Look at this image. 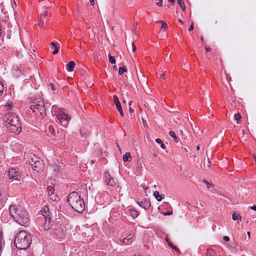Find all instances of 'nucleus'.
Returning a JSON list of instances; mask_svg holds the SVG:
<instances>
[{
  "instance_id": "nucleus-64",
  "label": "nucleus",
  "mask_w": 256,
  "mask_h": 256,
  "mask_svg": "<svg viewBox=\"0 0 256 256\" xmlns=\"http://www.w3.org/2000/svg\"><path fill=\"white\" fill-rule=\"evenodd\" d=\"M228 81L231 80V78H228Z\"/></svg>"
},
{
  "instance_id": "nucleus-13",
  "label": "nucleus",
  "mask_w": 256,
  "mask_h": 256,
  "mask_svg": "<svg viewBox=\"0 0 256 256\" xmlns=\"http://www.w3.org/2000/svg\"><path fill=\"white\" fill-rule=\"evenodd\" d=\"M138 205L144 209H148L150 206V202L148 200H144L140 202H138Z\"/></svg>"
},
{
  "instance_id": "nucleus-63",
  "label": "nucleus",
  "mask_w": 256,
  "mask_h": 256,
  "mask_svg": "<svg viewBox=\"0 0 256 256\" xmlns=\"http://www.w3.org/2000/svg\"><path fill=\"white\" fill-rule=\"evenodd\" d=\"M247 234H248V236L250 237V232H247Z\"/></svg>"
},
{
  "instance_id": "nucleus-17",
  "label": "nucleus",
  "mask_w": 256,
  "mask_h": 256,
  "mask_svg": "<svg viewBox=\"0 0 256 256\" xmlns=\"http://www.w3.org/2000/svg\"><path fill=\"white\" fill-rule=\"evenodd\" d=\"M74 66V62L73 61H70L66 66V70L68 72H72Z\"/></svg>"
},
{
  "instance_id": "nucleus-39",
  "label": "nucleus",
  "mask_w": 256,
  "mask_h": 256,
  "mask_svg": "<svg viewBox=\"0 0 256 256\" xmlns=\"http://www.w3.org/2000/svg\"><path fill=\"white\" fill-rule=\"evenodd\" d=\"M142 123H143L144 126L145 128H148V126L146 124V120H144L143 118H142Z\"/></svg>"
},
{
  "instance_id": "nucleus-4",
  "label": "nucleus",
  "mask_w": 256,
  "mask_h": 256,
  "mask_svg": "<svg viewBox=\"0 0 256 256\" xmlns=\"http://www.w3.org/2000/svg\"><path fill=\"white\" fill-rule=\"evenodd\" d=\"M52 110L61 124L64 127L67 126L70 118L65 113L64 110L62 108H58L56 105H54L52 106Z\"/></svg>"
},
{
  "instance_id": "nucleus-19",
  "label": "nucleus",
  "mask_w": 256,
  "mask_h": 256,
  "mask_svg": "<svg viewBox=\"0 0 256 256\" xmlns=\"http://www.w3.org/2000/svg\"><path fill=\"white\" fill-rule=\"evenodd\" d=\"M114 104L117 108V110L122 108L119 100L116 96H114Z\"/></svg>"
},
{
  "instance_id": "nucleus-8",
  "label": "nucleus",
  "mask_w": 256,
  "mask_h": 256,
  "mask_svg": "<svg viewBox=\"0 0 256 256\" xmlns=\"http://www.w3.org/2000/svg\"><path fill=\"white\" fill-rule=\"evenodd\" d=\"M54 235L56 238L59 241H60L64 240L65 238V231L62 227L58 226L54 228Z\"/></svg>"
},
{
  "instance_id": "nucleus-48",
  "label": "nucleus",
  "mask_w": 256,
  "mask_h": 256,
  "mask_svg": "<svg viewBox=\"0 0 256 256\" xmlns=\"http://www.w3.org/2000/svg\"><path fill=\"white\" fill-rule=\"evenodd\" d=\"M250 208L252 210H256V205H254L253 206L250 207Z\"/></svg>"
},
{
  "instance_id": "nucleus-36",
  "label": "nucleus",
  "mask_w": 256,
  "mask_h": 256,
  "mask_svg": "<svg viewBox=\"0 0 256 256\" xmlns=\"http://www.w3.org/2000/svg\"><path fill=\"white\" fill-rule=\"evenodd\" d=\"M56 48H57V47H56V43L53 42L50 44V48L52 49H53V48L55 49Z\"/></svg>"
},
{
  "instance_id": "nucleus-15",
  "label": "nucleus",
  "mask_w": 256,
  "mask_h": 256,
  "mask_svg": "<svg viewBox=\"0 0 256 256\" xmlns=\"http://www.w3.org/2000/svg\"><path fill=\"white\" fill-rule=\"evenodd\" d=\"M43 220H44L45 222L44 224L42 226V227L44 230H50L52 226L50 218H44Z\"/></svg>"
},
{
  "instance_id": "nucleus-37",
  "label": "nucleus",
  "mask_w": 256,
  "mask_h": 256,
  "mask_svg": "<svg viewBox=\"0 0 256 256\" xmlns=\"http://www.w3.org/2000/svg\"><path fill=\"white\" fill-rule=\"evenodd\" d=\"M49 86L50 87L51 89L52 90H56V88H55V86L52 83H50L49 84Z\"/></svg>"
},
{
  "instance_id": "nucleus-57",
  "label": "nucleus",
  "mask_w": 256,
  "mask_h": 256,
  "mask_svg": "<svg viewBox=\"0 0 256 256\" xmlns=\"http://www.w3.org/2000/svg\"><path fill=\"white\" fill-rule=\"evenodd\" d=\"M118 150H119V151H120V152H122V150H121V148H120V146L118 145Z\"/></svg>"
},
{
  "instance_id": "nucleus-20",
  "label": "nucleus",
  "mask_w": 256,
  "mask_h": 256,
  "mask_svg": "<svg viewBox=\"0 0 256 256\" xmlns=\"http://www.w3.org/2000/svg\"><path fill=\"white\" fill-rule=\"evenodd\" d=\"M132 160V156L130 152H128L123 156V160L124 162H130Z\"/></svg>"
},
{
  "instance_id": "nucleus-55",
  "label": "nucleus",
  "mask_w": 256,
  "mask_h": 256,
  "mask_svg": "<svg viewBox=\"0 0 256 256\" xmlns=\"http://www.w3.org/2000/svg\"><path fill=\"white\" fill-rule=\"evenodd\" d=\"M178 22H179L181 24H184V22H183V21H182L181 19H179V20H178Z\"/></svg>"
},
{
  "instance_id": "nucleus-30",
  "label": "nucleus",
  "mask_w": 256,
  "mask_h": 256,
  "mask_svg": "<svg viewBox=\"0 0 256 256\" xmlns=\"http://www.w3.org/2000/svg\"><path fill=\"white\" fill-rule=\"evenodd\" d=\"M108 58H109V61L110 63L114 64H115L116 63V59L114 58V57L112 56L110 54H108Z\"/></svg>"
},
{
  "instance_id": "nucleus-27",
  "label": "nucleus",
  "mask_w": 256,
  "mask_h": 256,
  "mask_svg": "<svg viewBox=\"0 0 256 256\" xmlns=\"http://www.w3.org/2000/svg\"><path fill=\"white\" fill-rule=\"evenodd\" d=\"M127 71V68L126 66L120 67L118 70V74L120 75H122L124 72Z\"/></svg>"
},
{
  "instance_id": "nucleus-23",
  "label": "nucleus",
  "mask_w": 256,
  "mask_h": 256,
  "mask_svg": "<svg viewBox=\"0 0 256 256\" xmlns=\"http://www.w3.org/2000/svg\"><path fill=\"white\" fill-rule=\"evenodd\" d=\"M165 240L166 241L168 244V246L170 247L172 249L176 250V251L178 250V248L176 246L173 245V244L172 243V242L168 238H165Z\"/></svg>"
},
{
  "instance_id": "nucleus-16",
  "label": "nucleus",
  "mask_w": 256,
  "mask_h": 256,
  "mask_svg": "<svg viewBox=\"0 0 256 256\" xmlns=\"http://www.w3.org/2000/svg\"><path fill=\"white\" fill-rule=\"evenodd\" d=\"M48 212H49V209H48V207L47 206H45L44 208L42 209V219L50 218H48V216H49V214H48Z\"/></svg>"
},
{
  "instance_id": "nucleus-1",
  "label": "nucleus",
  "mask_w": 256,
  "mask_h": 256,
  "mask_svg": "<svg viewBox=\"0 0 256 256\" xmlns=\"http://www.w3.org/2000/svg\"><path fill=\"white\" fill-rule=\"evenodd\" d=\"M4 124L10 132L20 134L22 130L21 124L18 116L12 113H8L6 116Z\"/></svg>"
},
{
  "instance_id": "nucleus-2",
  "label": "nucleus",
  "mask_w": 256,
  "mask_h": 256,
  "mask_svg": "<svg viewBox=\"0 0 256 256\" xmlns=\"http://www.w3.org/2000/svg\"><path fill=\"white\" fill-rule=\"evenodd\" d=\"M68 202L76 212L81 213L85 210L84 202L76 192H74L68 194Z\"/></svg>"
},
{
  "instance_id": "nucleus-5",
  "label": "nucleus",
  "mask_w": 256,
  "mask_h": 256,
  "mask_svg": "<svg viewBox=\"0 0 256 256\" xmlns=\"http://www.w3.org/2000/svg\"><path fill=\"white\" fill-rule=\"evenodd\" d=\"M9 210L12 216L17 222L18 219L20 220V214H26V210L20 205L12 204L9 208Z\"/></svg>"
},
{
  "instance_id": "nucleus-10",
  "label": "nucleus",
  "mask_w": 256,
  "mask_h": 256,
  "mask_svg": "<svg viewBox=\"0 0 256 256\" xmlns=\"http://www.w3.org/2000/svg\"><path fill=\"white\" fill-rule=\"evenodd\" d=\"M8 176L10 178L14 180H20V175L19 172L16 169L11 168L8 171Z\"/></svg>"
},
{
  "instance_id": "nucleus-9",
  "label": "nucleus",
  "mask_w": 256,
  "mask_h": 256,
  "mask_svg": "<svg viewBox=\"0 0 256 256\" xmlns=\"http://www.w3.org/2000/svg\"><path fill=\"white\" fill-rule=\"evenodd\" d=\"M20 220L18 219L17 222L21 226H28L30 222V216L28 212L26 211V214H20Z\"/></svg>"
},
{
  "instance_id": "nucleus-60",
  "label": "nucleus",
  "mask_w": 256,
  "mask_h": 256,
  "mask_svg": "<svg viewBox=\"0 0 256 256\" xmlns=\"http://www.w3.org/2000/svg\"><path fill=\"white\" fill-rule=\"evenodd\" d=\"M113 68H114L115 70H117V68H116V66H113Z\"/></svg>"
},
{
  "instance_id": "nucleus-61",
  "label": "nucleus",
  "mask_w": 256,
  "mask_h": 256,
  "mask_svg": "<svg viewBox=\"0 0 256 256\" xmlns=\"http://www.w3.org/2000/svg\"><path fill=\"white\" fill-rule=\"evenodd\" d=\"M200 40H201L202 41H203V40H204V37H203V36H201V37H200Z\"/></svg>"
},
{
  "instance_id": "nucleus-28",
  "label": "nucleus",
  "mask_w": 256,
  "mask_h": 256,
  "mask_svg": "<svg viewBox=\"0 0 256 256\" xmlns=\"http://www.w3.org/2000/svg\"><path fill=\"white\" fill-rule=\"evenodd\" d=\"M178 3L183 10H185L184 0H178Z\"/></svg>"
},
{
  "instance_id": "nucleus-38",
  "label": "nucleus",
  "mask_w": 256,
  "mask_h": 256,
  "mask_svg": "<svg viewBox=\"0 0 256 256\" xmlns=\"http://www.w3.org/2000/svg\"><path fill=\"white\" fill-rule=\"evenodd\" d=\"M162 0H158V2L156 3V4L158 6H162Z\"/></svg>"
},
{
  "instance_id": "nucleus-50",
  "label": "nucleus",
  "mask_w": 256,
  "mask_h": 256,
  "mask_svg": "<svg viewBox=\"0 0 256 256\" xmlns=\"http://www.w3.org/2000/svg\"><path fill=\"white\" fill-rule=\"evenodd\" d=\"M91 6H94V0H90Z\"/></svg>"
},
{
  "instance_id": "nucleus-34",
  "label": "nucleus",
  "mask_w": 256,
  "mask_h": 256,
  "mask_svg": "<svg viewBox=\"0 0 256 256\" xmlns=\"http://www.w3.org/2000/svg\"><path fill=\"white\" fill-rule=\"evenodd\" d=\"M48 130L50 133L52 134H54V130L52 126H50L48 128Z\"/></svg>"
},
{
  "instance_id": "nucleus-46",
  "label": "nucleus",
  "mask_w": 256,
  "mask_h": 256,
  "mask_svg": "<svg viewBox=\"0 0 256 256\" xmlns=\"http://www.w3.org/2000/svg\"><path fill=\"white\" fill-rule=\"evenodd\" d=\"M2 236V234H0V252H1L2 250V240H1V238Z\"/></svg>"
},
{
  "instance_id": "nucleus-22",
  "label": "nucleus",
  "mask_w": 256,
  "mask_h": 256,
  "mask_svg": "<svg viewBox=\"0 0 256 256\" xmlns=\"http://www.w3.org/2000/svg\"><path fill=\"white\" fill-rule=\"evenodd\" d=\"M169 135L174 138V140L175 142H178L179 138L176 136L175 132L174 131H170Z\"/></svg>"
},
{
  "instance_id": "nucleus-53",
  "label": "nucleus",
  "mask_w": 256,
  "mask_h": 256,
  "mask_svg": "<svg viewBox=\"0 0 256 256\" xmlns=\"http://www.w3.org/2000/svg\"><path fill=\"white\" fill-rule=\"evenodd\" d=\"M164 76V74H162L160 75V78H162L163 79L165 80L166 79V78Z\"/></svg>"
},
{
  "instance_id": "nucleus-58",
  "label": "nucleus",
  "mask_w": 256,
  "mask_h": 256,
  "mask_svg": "<svg viewBox=\"0 0 256 256\" xmlns=\"http://www.w3.org/2000/svg\"><path fill=\"white\" fill-rule=\"evenodd\" d=\"M200 145L197 146H196V150H200Z\"/></svg>"
},
{
  "instance_id": "nucleus-12",
  "label": "nucleus",
  "mask_w": 256,
  "mask_h": 256,
  "mask_svg": "<svg viewBox=\"0 0 256 256\" xmlns=\"http://www.w3.org/2000/svg\"><path fill=\"white\" fill-rule=\"evenodd\" d=\"M104 181L107 185L113 186L116 184L114 178L111 177L109 174L106 173L104 175Z\"/></svg>"
},
{
  "instance_id": "nucleus-54",
  "label": "nucleus",
  "mask_w": 256,
  "mask_h": 256,
  "mask_svg": "<svg viewBox=\"0 0 256 256\" xmlns=\"http://www.w3.org/2000/svg\"><path fill=\"white\" fill-rule=\"evenodd\" d=\"M80 134H81V135H82V136H84L85 138H86V137H87V136H88V135H87V134H82V132H80Z\"/></svg>"
},
{
  "instance_id": "nucleus-62",
  "label": "nucleus",
  "mask_w": 256,
  "mask_h": 256,
  "mask_svg": "<svg viewBox=\"0 0 256 256\" xmlns=\"http://www.w3.org/2000/svg\"><path fill=\"white\" fill-rule=\"evenodd\" d=\"M172 214V212H168V214H168V215H170V214Z\"/></svg>"
},
{
  "instance_id": "nucleus-24",
  "label": "nucleus",
  "mask_w": 256,
  "mask_h": 256,
  "mask_svg": "<svg viewBox=\"0 0 256 256\" xmlns=\"http://www.w3.org/2000/svg\"><path fill=\"white\" fill-rule=\"evenodd\" d=\"M156 23H160L162 24L161 30H165L168 28L167 24L164 20H159L156 22Z\"/></svg>"
},
{
  "instance_id": "nucleus-18",
  "label": "nucleus",
  "mask_w": 256,
  "mask_h": 256,
  "mask_svg": "<svg viewBox=\"0 0 256 256\" xmlns=\"http://www.w3.org/2000/svg\"><path fill=\"white\" fill-rule=\"evenodd\" d=\"M154 196H155L157 200L159 202L161 201L164 197V194H160L158 191H155L154 192Z\"/></svg>"
},
{
  "instance_id": "nucleus-43",
  "label": "nucleus",
  "mask_w": 256,
  "mask_h": 256,
  "mask_svg": "<svg viewBox=\"0 0 256 256\" xmlns=\"http://www.w3.org/2000/svg\"><path fill=\"white\" fill-rule=\"evenodd\" d=\"M205 50L206 52H209L211 50V48L208 46H205Z\"/></svg>"
},
{
  "instance_id": "nucleus-25",
  "label": "nucleus",
  "mask_w": 256,
  "mask_h": 256,
  "mask_svg": "<svg viewBox=\"0 0 256 256\" xmlns=\"http://www.w3.org/2000/svg\"><path fill=\"white\" fill-rule=\"evenodd\" d=\"M206 255L208 256H214L215 252L214 250L212 248H208L206 252Z\"/></svg>"
},
{
  "instance_id": "nucleus-33",
  "label": "nucleus",
  "mask_w": 256,
  "mask_h": 256,
  "mask_svg": "<svg viewBox=\"0 0 256 256\" xmlns=\"http://www.w3.org/2000/svg\"><path fill=\"white\" fill-rule=\"evenodd\" d=\"M4 90V84L2 82L0 81V96L2 94Z\"/></svg>"
},
{
  "instance_id": "nucleus-41",
  "label": "nucleus",
  "mask_w": 256,
  "mask_h": 256,
  "mask_svg": "<svg viewBox=\"0 0 256 256\" xmlns=\"http://www.w3.org/2000/svg\"><path fill=\"white\" fill-rule=\"evenodd\" d=\"M132 52H134L136 50V46L134 42L132 43Z\"/></svg>"
},
{
  "instance_id": "nucleus-11",
  "label": "nucleus",
  "mask_w": 256,
  "mask_h": 256,
  "mask_svg": "<svg viewBox=\"0 0 256 256\" xmlns=\"http://www.w3.org/2000/svg\"><path fill=\"white\" fill-rule=\"evenodd\" d=\"M47 190L51 200L56 202L59 200L58 197L54 194V188L52 184L48 186Z\"/></svg>"
},
{
  "instance_id": "nucleus-49",
  "label": "nucleus",
  "mask_w": 256,
  "mask_h": 256,
  "mask_svg": "<svg viewBox=\"0 0 256 256\" xmlns=\"http://www.w3.org/2000/svg\"><path fill=\"white\" fill-rule=\"evenodd\" d=\"M48 15V12L47 11H46L42 14L43 16H46Z\"/></svg>"
},
{
  "instance_id": "nucleus-52",
  "label": "nucleus",
  "mask_w": 256,
  "mask_h": 256,
  "mask_svg": "<svg viewBox=\"0 0 256 256\" xmlns=\"http://www.w3.org/2000/svg\"><path fill=\"white\" fill-rule=\"evenodd\" d=\"M129 112L130 113H133L134 112V110L132 108L130 107L129 108Z\"/></svg>"
},
{
  "instance_id": "nucleus-7",
  "label": "nucleus",
  "mask_w": 256,
  "mask_h": 256,
  "mask_svg": "<svg viewBox=\"0 0 256 256\" xmlns=\"http://www.w3.org/2000/svg\"><path fill=\"white\" fill-rule=\"evenodd\" d=\"M30 108L34 112H36L35 110H37L40 112L42 116H46V114L44 102L40 99H38L32 102L30 104Z\"/></svg>"
},
{
  "instance_id": "nucleus-31",
  "label": "nucleus",
  "mask_w": 256,
  "mask_h": 256,
  "mask_svg": "<svg viewBox=\"0 0 256 256\" xmlns=\"http://www.w3.org/2000/svg\"><path fill=\"white\" fill-rule=\"evenodd\" d=\"M204 182L206 184V188H211L214 187V185L206 181V180H204Z\"/></svg>"
},
{
  "instance_id": "nucleus-51",
  "label": "nucleus",
  "mask_w": 256,
  "mask_h": 256,
  "mask_svg": "<svg viewBox=\"0 0 256 256\" xmlns=\"http://www.w3.org/2000/svg\"><path fill=\"white\" fill-rule=\"evenodd\" d=\"M160 147L163 149H164L166 148V146L163 143H162L160 144Z\"/></svg>"
},
{
  "instance_id": "nucleus-59",
  "label": "nucleus",
  "mask_w": 256,
  "mask_h": 256,
  "mask_svg": "<svg viewBox=\"0 0 256 256\" xmlns=\"http://www.w3.org/2000/svg\"><path fill=\"white\" fill-rule=\"evenodd\" d=\"M254 160L255 162L256 163V156L254 155Z\"/></svg>"
},
{
  "instance_id": "nucleus-29",
  "label": "nucleus",
  "mask_w": 256,
  "mask_h": 256,
  "mask_svg": "<svg viewBox=\"0 0 256 256\" xmlns=\"http://www.w3.org/2000/svg\"><path fill=\"white\" fill-rule=\"evenodd\" d=\"M242 116L240 114L238 113L234 115V118L236 120H237V123H240V120L241 119Z\"/></svg>"
},
{
  "instance_id": "nucleus-42",
  "label": "nucleus",
  "mask_w": 256,
  "mask_h": 256,
  "mask_svg": "<svg viewBox=\"0 0 256 256\" xmlns=\"http://www.w3.org/2000/svg\"><path fill=\"white\" fill-rule=\"evenodd\" d=\"M223 240L226 242L230 241V238L228 236H224L223 237Z\"/></svg>"
},
{
  "instance_id": "nucleus-32",
  "label": "nucleus",
  "mask_w": 256,
  "mask_h": 256,
  "mask_svg": "<svg viewBox=\"0 0 256 256\" xmlns=\"http://www.w3.org/2000/svg\"><path fill=\"white\" fill-rule=\"evenodd\" d=\"M52 169L55 174L58 173L60 171L58 166L56 164L52 166Z\"/></svg>"
},
{
  "instance_id": "nucleus-56",
  "label": "nucleus",
  "mask_w": 256,
  "mask_h": 256,
  "mask_svg": "<svg viewBox=\"0 0 256 256\" xmlns=\"http://www.w3.org/2000/svg\"><path fill=\"white\" fill-rule=\"evenodd\" d=\"M175 0H168V2L171 3H174Z\"/></svg>"
},
{
  "instance_id": "nucleus-3",
  "label": "nucleus",
  "mask_w": 256,
  "mask_h": 256,
  "mask_svg": "<svg viewBox=\"0 0 256 256\" xmlns=\"http://www.w3.org/2000/svg\"><path fill=\"white\" fill-rule=\"evenodd\" d=\"M31 242L30 235L25 231L21 230L16 236L14 244L17 248L26 250L30 246Z\"/></svg>"
},
{
  "instance_id": "nucleus-47",
  "label": "nucleus",
  "mask_w": 256,
  "mask_h": 256,
  "mask_svg": "<svg viewBox=\"0 0 256 256\" xmlns=\"http://www.w3.org/2000/svg\"><path fill=\"white\" fill-rule=\"evenodd\" d=\"M156 142L157 143H158V144H161L162 143V140H161L160 138H156Z\"/></svg>"
},
{
  "instance_id": "nucleus-21",
  "label": "nucleus",
  "mask_w": 256,
  "mask_h": 256,
  "mask_svg": "<svg viewBox=\"0 0 256 256\" xmlns=\"http://www.w3.org/2000/svg\"><path fill=\"white\" fill-rule=\"evenodd\" d=\"M232 218L234 220H238V222L241 221L242 217L240 214L237 213H234L232 214Z\"/></svg>"
},
{
  "instance_id": "nucleus-40",
  "label": "nucleus",
  "mask_w": 256,
  "mask_h": 256,
  "mask_svg": "<svg viewBox=\"0 0 256 256\" xmlns=\"http://www.w3.org/2000/svg\"><path fill=\"white\" fill-rule=\"evenodd\" d=\"M193 25H194V22H192L191 25L188 28V30L189 31H192L194 30V26H193Z\"/></svg>"
},
{
  "instance_id": "nucleus-44",
  "label": "nucleus",
  "mask_w": 256,
  "mask_h": 256,
  "mask_svg": "<svg viewBox=\"0 0 256 256\" xmlns=\"http://www.w3.org/2000/svg\"><path fill=\"white\" fill-rule=\"evenodd\" d=\"M118 111L119 112L120 116H124V112H123V111H122V108H120V109H118Z\"/></svg>"
},
{
  "instance_id": "nucleus-6",
  "label": "nucleus",
  "mask_w": 256,
  "mask_h": 256,
  "mask_svg": "<svg viewBox=\"0 0 256 256\" xmlns=\"http://www.w3.org/2000/svg\"><path fill=\"white\" fill-rule=\"evenodd\" d=\"M29 163L32 168L37 172L42 171L44 168V164L39 158L34 155L30 160Z\"/></svg>"
},
{
  "instance_id": "nucleus-35",
  "label": "nucleus",
  "mask_w": 256,
  "mask_h": 256,
  "mask_svg": "<svg viewBox=\"0 0 256 256\" xmlns=\"http://www.w3.org/2000/svg\"><path fill=\"white\" fill-rule=\"evenodd\" d=\"M38 24L39 26H40V27H43L44 26V22L42 21V19L41 18H39V20H38Z\"/></svg>"
},
{
  "instance_id": "nucleus-26",
  "label": "nucleus",
  "mask_w": 256,
  "mask_h": 256,
  "mask_svg": "<svg viewBox=\"0 0 256 256\" xmlns=\"http://www.w3.org/2000/svg\"><path fill=\"white\" fill-rule=\"evenodd\" d=\"M130 214L133 218H134L138 216V212L137 211L132 210H130Z\"/></svg>"
},
{
  "instance_id": "nucleus-14",
  "label": "nucleus",
  "mask_w": 256,
  "mask_h": 256,
  "mask_svg": "<svg viewBox=\"0 0 256 256\" xmlns=\"http://www.w3.org/2000/svg\"><path fill=\"white\" fill-rule=\"evenodd\" d=\"M133 234H130V235L127 238H123L122 240H121V241L122 242L123 244H130L133 242Z\"/></svg>"
},
{
  "instance_id": "nucleus-45",
  "label": "nucleus",
  "mask_w": 256,
  "mask_h": 256,
  "mask_svg": "<svg viewBox=\"0 0 256 256\" xmlns=\"http://www.w3.org/2000/svg\"><path fill=\"white\" fill-rule=\"evenodd\" d=\"M58 48H56L54 49V50L53 51L52 54H57L58 53Z\"/></svg>"
}]
</instances>
